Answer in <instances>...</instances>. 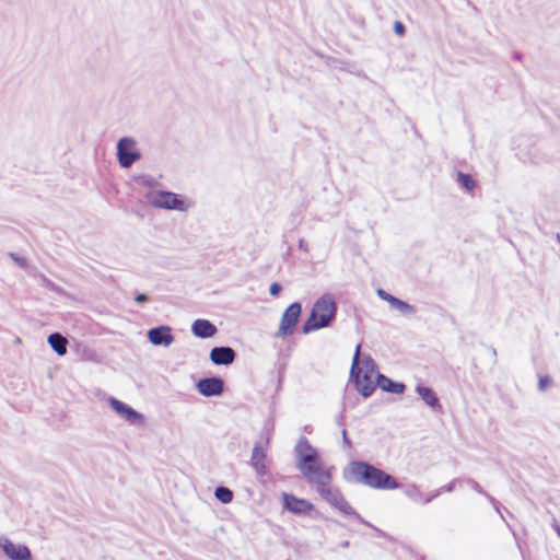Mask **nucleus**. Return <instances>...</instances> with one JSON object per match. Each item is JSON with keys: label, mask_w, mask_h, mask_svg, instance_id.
<instances>
[{"label": "nucleus", "mask_w": 560, "mask_h": 560, "mask_svg": "<svg viewBox=\"0 0 560 560\" xmlns=\"http://www.w3.org/2000/svg\"><path fill=\"white\" fill-rule=\"evenodd\" d=\"M141 154L136 149V140L130 137H124L117 142V159L121 167L129 168L135 162L140 160Z\"/></svg>", "instance_id": "nucleus-8"}, {"label": "nucleus", "mask_w": 560, "mask_h": 560, "mask_svg": "<svg viewBox=\"0 0 560 560\" xmlns=\"http://www.w3.org/2000/svg\"><path fill=\"white\" fill-rule=\"evenodd\" d=\"M416 392L429 407H431L432 409L440 408L439 398L430 387L419 384L416 387Z\"/></svg>", "instance_id": "nucleus-20"}, {"label": "nucleus", "mask_w": 560, "mask_h": 560, "mask_svg": "<svg viewBox=\"0 0 560 560\" xmlns=\"http://www.w3.org/2000/svg\"><path fill=\"white\" fill-rule=\"evenodd\" d=\"M466 483L472 489L475 490L476 492L480 493V494H483L486 498L489 499V501L491 502V504L493 505V508L497 510V512L500 513V509H499V502L493 498L491 497L489 493L485 492L482 490V488L480 487V485L472 480V479H467L466 480Z\"/></svg>", "instance_id": "nucleus-23"}, {"label": "nucleus", "mask_w": 560, "mask_h": 560, "mask_svg": "<svg viewBox=\"0 0 560 560\" xmlns=\"http://www.w3.org/2000/svg\"><path fill=\"white\" fill-rule=\"evenodd\" d=\"M215 498L224 504L232 502L233 492L226 487H218L214 491Z\"/></svg>", "instance_id": "nucleus-24"}, {"label": "nucleus", "mask_w": 560, "mask_h": 560, "mask_svg": "<svg viewBox=\"0 0 560 560\" xmlns=\"http://www.w3.org/2000/svg\"><path fill=\"white\" fill-rule=\"evenodd\" d=\"M282 290V287L280 283L278 282H273L270 288H269V292L271 295H277L280 293V291Z\"/></svg>", "instance_id": "nucleus-28"}, {"label": "nucleus", "mask_w": 560, "mask_h": 560, "mask_svg": "<svg viewBox=\"0 0 560 560\" xmlns=\"http://www.w3.org/2000/svg\"><path fill=\"white\" fill-rule=\"evenodd\" d=\"M394 31L397 35L402 36L405 34V26L401 22H395Z\"/></svg>", "instance_id": "nucleus-29"}, {"label": "nucleus", "mask_w": 560, "mask_h": 560, "mask_svg": "<svg viewBox=\"0 0 560 560\" xmlns=\"http://www.w3.org/2000/svg\"><path fill=\"white\" fill-rule=\"evenodd\" d=\"M294 452L298 459L296 464H306L319 456L305 438L299 440Z\"/></svg>", "instance_id": "nucleus-14"}, {"label": "nucleus", "mask_w": 560, "mask_h": 560, "mask_svg": "<svg viewBox=\"0 0 560 560\" xmlns=\"http://www.w3.org/2000/svg\"><path fill=\"white\" fill-rule=\"evenodd\" d=\"M196 388L205 397L220 396L224 392V382L221 377H205L197 382Z\"/></svg>", "instance_id": "nucleus-11"}, {"label": "nucleus", "mask_w": 560, "mask_h": 560, "mask_svg": "<svg viewBox=\"0 0 560 560\" xmlns=\"http://www.w3.org/2000/svg\"><path fill=\"white\" fill-rule=\"evenodd\" d=\"M316 490L322 499L329 503L332 508L337 509L343 514H354L353 509L343 498L339 489L331 487L330 482H325V486H319L316 488Z\"/></svg>", "instance_id": "nucleus-6"}, {"label": "nucleus", "mask_w": 560, "mask_h": 560, "mask_svg": "<svg viewBox=\"0 0 560 560\" xmlns=\"http://www.w3.org/2000/svg\"><path fill=\"white\" fill-rule=\"evenodd\" d=\"M302 312V306L299 302L290 304L283 312L280 320V326L277 331V337L285 338L292 335L295 330L296 324L299 323Z\"/></svg>", "instance_id": "nucleus-7"}, {"label": "nucleus", "mask_w": 560, "mask_h": 560, "mask_svg": "<svg viewBox=\"0 0 560 560\" xmlns=\"http://www.w3.org/2000/svg\"><path fill=\"white\" fill-rule=\"evenodd\" d=\"M144 199L153 208L163 210L185 212L191 207V202L185 197L168 190H149Z\"/></svg>", "instance_id": "nucleus-4"}, {"label": "nucleus", "mask_w": 560, "mask_h": 560, "mask_svg": "<svg viewBox=\"0 0 560 560\" xmlns=\"http://www.w3.org/2000/svg\"><path fill=\"white\" fill-rule=\"evenodd\" d=\"M553 528H555L556 533H557V534L559 535V537H560V525H558V524H553Z\"/></svg>", "instance_id": "nucleus-35"}, {"label": "nucleus", "mask_w": 560, "mask_h": 560, "mask_svg": "<svg viewBox=\"0 0 560 560\" xmlns=\"http://www.w3.org/2000/svg\"><path fill=\"white\" fill-rule=\"evenodd\" d=\"M552 381L549 376L544 375L538 380V389L545 392L548 387H550Z\"/></svg>", "instance_id": "nucleus-26"}, {"label": "nucleus", "mask_w": 560, "mask_h": 560, "mask_svg": "<svg viewBox=\"0 0 560 560\" xmlns=\"http://www.w3.org/2000/svg\"><path fill=\"white\" fill-rule=\"evenodd\" d=\"M109 406L121 418H124L128 423L132 425H142L144 423V417L140 412H138L132 407L127 404L120 401L117 398L110 397L108 399Z\"/></svg>", "instance_id": "nucleus-9"}, {"label": "nucleus", "mask_w": 560, "mask_h": 560, "mask_svg": "<svg viewBox=\"0 0 560 560\" xmlns=\"http://www.w3.org/2000/svg\"><path fill=\"white\" fill-rule=\"evenodd\" d=\"M250 464L257 475L267 474L266 454L259 445H255L253 448Z\"/></svg>", "instance_id": "nucleus-18"}, {"label": "nucleus", "mask_w": 560, "mask_h": 560, "mask_svg": "<svg viewBox=\"0 0 560 560\" xmlns=\"http://www.w3.org/2000/svg\"><path fill=\"white\" fill-rule=\"evenodd\" d=\"M296 467L310 482L316 485V488L331 481L330 469L323 464L319 456L310 463L296 464Z\"/></svg>", "instance_id": "nucleus-5"}, {"label": "nucleus", "mask_w": 560, "mask_h": 560, "mask_svg": "<svg viewBox=\"0 0 560 560\" xmlns=\"http://www.w3.org/2000/svg\"><path fill=\"white\" fill-rule=\"evenodd\" d=\"M0 548L11 560H32L31 551L26 546L13 544L4 536L0 537Z\"/></svg>", "instance_id": "nucleus-10"}, {"label": "nucleus", "mask_w": 560, "mask_h": 560, "mask_svg": "<svg viewBox=\"0 0 560 560\" xmlns=\"http://www.w3.org/2000/svg\"><path fill=\"white\" fill-rule=\"evenodd\" d=\"M147 336L149 341L154 346L168 347L174 341L172 328L166 325L149 329Z\"/></svg>", "instance_id": "nucleus-12"}, {"label": "nucleus", "mask_w": 560, "mask_h": 560, "mask_svg": "<svg viewBox=\"0 0 560 560\" xmlns=\"http://www.w3.org/2000/svg\"><path fill=\"white\" fill-rule=\"evenodd\" d=\"M15 260H16L21 266H23V265H24V259L15 258Z\"/></svg>", "instance_id": "nucleus-36"}, {"label": "nucleus", "mask_w": 560, "mask_h": 560, "mask_svg": "<svg viewBox=\"0 0 560 560\" xmlns=\"http://www.w3.org/2000/svg\"><path fill=\"white\" fill-rule=\"evenodd\" d=\"M236 357L231 347H214L210 351V360L215 365H230Z\"/></svg>", "instance_id": "nucleus-15"}, {"label": "nucleus", "mask_w": 560, "mask_h": 560, "mask_svg": "<svg viewBox=\"0 0 560 560\" xmlns=\"http://www.w3.org/2000/svg\"><path fill=\"white\" fill-rule=\"evenodd\" d=\"M154 178L151 176H142L139 180V183L144 186H151L154 184Z\"/></svg>", "instance_id": "nucleus-30"}, {"label": "nucleus", "mask_w": 560, "mask_h": 560, "mask_svg": "<svg viewBox=\"0 0 560 560\" xmlns=\"http://www.w3.org/2000/svg\"><path fill=\"white\" fill-rule=\"evenodd\" d=\"M284 508L294 514H305L313 511L314 506L312 503L304 499H299L292 494H283Z\"/></svg>", "instance_id": "nucleus-13"}, {"label": "nucleus", "mask_w": 560, "mask_h": 560, "mask_svg": "<svg viewBox=\"0 0 560 560\" xmlns=\"http://www.w3.org/2000/svg\"><path fill=\"white\" fill-rule=\"evenodd\" d=\"M404 493L407 498L417 503L428 504L440 495L441 490H436L432 495H425L416 483H409L405 486Z\"/></svg>", "instance_id": "nucleus-16"}, {"label": "nucleus", "mask_w": 560, "mask_h": 560, "mask_svg": "<svg viewBox=\"0 0 560 560\" xmlns=\"http://www.w3.org/2000/svg\"><path fill=\"white\" fill-rule=\"evenodd\" d=\"M457 480L451 481L448 485H446L443 489L447 492H452L455 489Z\"/></svg>", "instance_id": "nucleus-31"}, {"label": "nucleus", "mask_w": 560, "mask_h": 560, "mask_svg": "<svg viewBox=\"0 0 560 560\" xmlns=\"http://www.w3.org/2000/svg\"><path fill=\"white\" fill-rule=\"evenodd\" d=\"M342 439H343V443L347 445V446H350V440L348 439L347 436V431L346 430H342Z\"/></svg>", "instance_id": "nucleus-33"}, {"label": "nucleus", "mask_w": 560, "mask_h": 560, "mask_svg": "<svg viewBox=\"0 0 560 560\" xmlns=\"http://www.w3.org/2000/svg\"><path fill=\"white\" fill-rule=\"evenodd\" d=\"M376 293H377L380 299H382L383 301H386L388 304H390L393 302V300L395 299L394 295L389 294L388 292H386L383 289H378L376 291Z\"/></svg>", "instance_id": "nucleus-27"}, {"label": "nucleus", "mask_w": 560, "mask_h": 560, "mask_svg": "<svg viewBox=\"0 0 560 560\" xmlns=\"http://www.w3.org/2000/svg\"><path fill=\"white\" fill-rule=\"evenodd\" d=\"M347 474L349 480L373 489L395 490L399 488V483L392 475L365 462L350 463Z\"/></svg>", "instance_id": "nucleus-1"}, {"label": "nucleus", "mask_w": 560, "mask_h": 560, "mask_svg": "<svg viewBox=\"0 0 560 560\" xmlns=\"http://www.w3.org/2000/svg\"><path fill=\"white\" fill-rule=\"evenodd\" d=\"M217 327L208 319H196L191 325V332L198 338H211L217 334Z\"/></svg>", "instance_id": "nucleus-17"}, {"label": "nucleus", "mask_w": 560, "mask_h": 560, "mask_svg": "<svg viewBox=\"0 0 560 560\" xmlns=\"http://www.w3.org/2000/svg\"><path fill=\"white\" fill-rule=\"evenodd\" d=\"M147 301H148V296L145 294H143V293L142 294H138L136 296V302L137 303H144Z\"/></svg>", "instance_id": "nucleus-32"}, {"label": "nucleus", "mask_w": 560, "mask_h": 560, "mask_svg": "<svg viewBox=\"0 0 560 560\" xmlns=\"http://www.w3.org/2000/svg\"><path fill=\"white\" fill-rule=\"evenodd\" d=\"M457 182L467 190H471L475 187V180L471 176L462 172L457 174Z\"/></svg>", "instance_id": "nucleus-25"}, {"label": "nucleus", "mask_w": 560, "mask_h": 560, "mask_svg": "<svg viewBox=\"0 0 560 560\" xmlns=\"http://www.w3.org/2000/svg\"><path fill=\"white\" fill-rule=\"evenodd\" d=\"M381 389L387 393L401 394L405 390L402 383H397L381 374L377 376V385Z\"/></svg>", "instance_id": "nucleus-19"}, {"label": "nucleus", "mask_w": 560, "mask_h": 560, "mask_svg": "<svg viewBox=\"0 0 560 560\" xmlns=\"http://www.w3.org/2000/svg\"><path fill=\"white\" fill-rule=\"evenodd\" d=\"M299 247L303 250H307L306 244L304 241H300Z\"/></svg>", "instance_id": "nucleus-34"}, {"label": "nucleus", "mask_w": 560, "mask_h": 560, "mask_svg": "<svg viewBox=\"0 0 560 560\" xmlns=\"http://www.w3.org/2000/svg\"><path fill=\"white\" fill-rule=\"evenodd\" d=\"M337 305L330 294H324L313 305L310 317L303 325V334L327 327L335 318Z\"/></svg>", "instance_id": "nucleus-3"}, {"label": "nucleus", "mask_w": 560, "mask_h": 560, "mask_svg": "<svg viewBox=\"0 0 560 560\" xmlns=\"http://www.w3.org/2000/svg\"><path fill=\"white\" fill-rule=\"evenodd\" d=\"M393 308L397 310L402 315H413L416 314V307L410 305L409 303L399 300L395 296L393 302L389 304Z\"/></svg>", "instance_id": "nucleus-22"}, {"label": "nucleus", "mask_w": 560, "mask_h": 560, "mask_svg": "<svg viewBox=\"0 0 560 560\" xmlns=\"http://www.w3.org/2000/svg\"><path fill=\"white\" fill-rule=\"evenodd\" d=\"M47 341H48L49 346L51 347V349L58 355H65L67 353L68 340L61 334H59V332L50 334L48 336Z\"/></svg>", "instance_id": "nucleus-21"}, {"label": "nucleus", "mask_w": 560, "mask_h": 560, "mask_svg": "<svg viewBox=\"0 0 560 560\" xmlns=\"http://www.w3.org/2000/svg\"><path fill=\"white\" fill-rule=\"evenodd\" d=\"M350 375L362 396L370 397L373 394L377 385V376L381 374L370 357L360 360V345L357 346L353 355Z\"/></svg>", "instance_id": "nucleus-2"}]
</instances>
